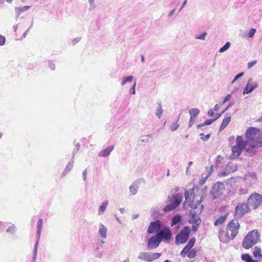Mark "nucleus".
<instances>
[{
    "label": "nucleus",
    "instance_id": "f3484780",
    "mask_svg": "<svg viewBox=\"0 0 262 262\" xmlns=\"http://www.w3.org/2000/svg\"><path fill=\"white\" fill-rule=\"evenodd\" d=\"M252 78H250L249 79L248 83H247L246 86L244 88V90L243 91L244 95L251 93L256 88L258 87V83L257 82H254L252 85H251L250 86V82L252 81Z\"/></svg>",
    "mask_w": 262,
    "mask_h": 262
},
{
    "label": "nucleus",
    "instance_id": "680f3d73",
    "mask_svg": "<svg viewBox=\"0 0 262 262\" xmlns=\"http://www.w3.org/2000/svg\"><path fill=\"white\" fill-rule=\"evenodd\" d=\"M81 40V37H77L76 38H74L73 40H72V44L73 45H76L77 43H78L79 41H80Z\"/></svg>",
    "mask_w": 262,
    "mask_h": 262
},
{
    "label": "nucleus",
    "instance_id": "20e7f679",
    "mask_svg": "<svg viewBox=\"0 0 262 262\" xmlns=\"http://www.w3.org/2000/svg\"><path fill=\"white\" fill-rule=\"evenodd\" d=\"M239 228V224L237 221L232 220L227 226V236L231 239H233L238 233Z\"/></svg>",
    "mask_w": 262,
    "mask_h": 262
},
{
    "label": "nucleus",
    "instance_id": "cd10ccee",
    "mask_svg": "<svg viewBox=\"0 0 262 262\" xmlns=\"http://www.w3.org/2000/svg\"><path fill=\"white\" fill-rule=\"evenodd\" d=\"M236 145L241 146L243 148H245L246 146V143L243 140V137L241 136H238L236 139Z\"/></svg>",
    "mask_w": 262,
    "mask_h": 262
},
{
    "label": "nucleus",
    "instance_id": "58836bf2",
    "mask_svg": "<svg viewBox=\"0 0 262 262\" xmlns=\"http://www.w3.org/2000/svg\"><path fill=\"white\" fill-rule=\"evenodd\" d=\"M180 125L177 122L172 123L170 126V129L172 132L176 131L179 127Z\"/></svg>",
    "mask_w": 262,
    "mask_h": 262
},
{
    "label": "nucleus",
    "instance_id": "dca6fc26",
    "mask_svg": "<svg viewBox=\"0 0 262 262\" xmlns=\"http://www.w3.org/2000/svg\"><path fill=\"white\" fill-rule=\"evenodd\" d=\"M244 149V148L236 145L233 146L232 147V154L230 156V159H234L238 157Z\"/></svg>",
    "mask_w": 262,
    "mask_h": 262
},
{
    "label": "nucleus",
    "instance_id": "bf43d9fd",
    "mask_svg": "<svg viewBox=\"0 0 262 262\" xmlns=\"http://www.w3.org/2000/svg\"><path fill=\"white\" fill-rule=\"evenodd\" d=\"M33 25V20L32 19L30 27H29V28L28 29H27V30H26V31L24 33V34H23V37H24V38H25V37H26V36L27 35V34L28 32H29V30H30V29L31 28H32V27Z\"/></svg>",
    "mask_w": 262,
    "mask_h": 262
},
{
    "label": "nucleus",
    "instance_id": "4468645a",
    "mask_svg": "<svg viewBox=\"0 0 262 262\" xmlns=\"http://www.w3.org/2000/svg\"><path fill=\"white\" fill-rule=\"evenodd\" d=\"M142 183H144V180L142 178L135 181L129 187L130 192L133 195H135L137 193L140 185Z\"/></svg>",
    "mask_w": 262,
    "mask_h": 262
},
{
    "label": "nucleus",
    "instance_id": "6ab92c4d",
    "mask_svg": "<svg viewBox=\"0 0 262 262\" xmlns=\"http://www.w3.org/2000/svg\"><path fill=\"white\" fill-rule=\"evenodd\" d=\"M190 195H193L194 197V190L193 189H190V190H186L185 191V201L183 203V205L184 206H186V204L192 202V201L191 200V197Z\"/></svg>",
    "mask_w": 262,
    "mask_h": 262
},
{
    "label": "nucleus",
    "instance_id": "9b49d317",
    "mask_svg": "<svg viewBox=\"0 0 262 262\" xmlns=\"http://www.w3.org/2000/svg\"><path fill=\"white\" fill-rule=\"evenodd\" d=\"M161 242V239L156 234V235L151 236L148 240L147 245V250H149L157 248Z\"/></svg>",
    "mask_w": 262,
    "mask_h": 262
},
{
    "label": "nucleus",
    "instance_id": "ddd939ff",
    "mask_svg": "<svg viewBox=\"0 0 262 262\" xmlns=\"http://www.w3.org/2000/svg\"><path fill=\"white\" fill-rule=\"evenodd\" d=\"M250 145L252 148H259L262 146V134H258L250 142Z\"/></svg>",
    "mask_w": 262,
    "mask_h": 262
},
{
    "label": "nucleus",
    "instance_id": "6e6552de",
    "mask_svg": "<svg viewBox=\"0 0 262 262\" xmlns=\"http://www.w3.org/2000/svg\"><path fill=\"white\" fill-rule=\"evenodd\" d=\"M250 207L247 203L238 204L235 208V217L237 219L241 218L245 213L250 211Z\"/></svg>",
    "mask_w": 262,
    "mask_h": 262
},
{
    "label": "nucleus",
    "instance_id": "a878e982",
    "mask_svg": "<svg viewBox=\"0 0 262 262\" xmlns=\"http://www.w3.org/2000/svg\"><path fill=\"white\" fill-rule=\"evenodd\" d=\"M158 106L156 108V116L159 118L161 119L163 114V109L161 102H158Z\"/></svg>",
    "mask_w": 262,
    "mask_h": 262
},
{
    "label": "nucleus",
    "instance_id": "603ef678",
    "mask_svg": "<svg viewBox=\"0 0 262 262\" xmlns=\"http://www.w3.org/2000/svg\"><path fill=\"white\" fill-rule=\"evenodd\" d=\"M200 225H201V224H198V223L193 225L192 226V230L194 232H196L198 230V228Z\"/></svg>",
    "mask_w": 262,
    "mask_h": 262
},
{
    "label": "nucleus",
    "instance_id": "2eb2a0df",
    "mask_svg": "<svg viewBox=\"0 0 262 262\" xmlns=\"http://www.w3.org/2000/svg\"><path fill=\"white\" fill-rule=\"evenodd\" d=\"M259 129L255 127H250L246 132V137L249 140V142L255 138L259 133Z\"/></svg>",
    "mask_w": 262,
    "mask_h": 262
},
{
    "label": "nucleus",
    "instance_id": "338daca9",
    "mask_svg": "<svg viewBox=\"0 0 262 262\" xmlns=\"http://www.w3.org/2000/svg\"><path fill=\"white\" fill-rule=\"evenodd\" d=\"M87 171L86 169H85L82 172V178L83 180H85L86 179Z\"/></svg>",
    "mask_w": 262,
    "mask_h": 262
},
{
    "label": "nucleus",
    "instance_id": "412c9836",
    "mask_svg": "<svg viewBox=\"0 0 262 262\" xmlns=\"http://www.w3.org/2000/svg\"><path fill=\"white\" fill-rule=\"evenodd\" d=\"M42 223V220L41 219H39L37 223L36 241H38V242H39V239L41 234Z\"/></svg>",
    "mask_w": 262,
    "mask_h": 262
},
{
    "label": "nucleus",
    "instance_id": "5701e85b",
    "mask_svg": "<svg viewBox=\"0 0 262 262\" xmlns=\"http://www.w3.org/2000/svg\"><path fill=\"white\" fill-rule=\"evenodd\" d=\"M182 221V217L181 215L178 214L176 215H174L171 219V226L173 227L177 224L181 223Z\"/></svg>",
    "mask_w": 262,
    "mask_h": 262
},
{
    "label": "nucleus",
    "instance_id": "72a5a7b5",
    "mask_svg": "<svg viewBox=\"0 0 262 262\" xmlns=\"http://www.w3.org/2000/svg\"><path fill=\"white\" fill-rule=\"evenodd\" d=\"M234 103L233 102H230L229 104L225 107L224 110L222 112H221L220 113H217L215 115V116L217 117V118H220L222 115L225 113L231 106L233 105Z\"/></svg>",
    "mask_w": 262,
    "mask_h": 262
},
{
    "label": "nucleus",
    "instance_id": "2f4dec72",
    "mask_svg": "<svg viewBox=\"0 0 262 262\" xmlns=\"http://www.w3.org/2000/svg\"><path fill=\"white\" fill-rule=\"evenodd\" d=\"M255 148H247L246 149V156L249 157H253L256 155V150L255 149Z\"/></svg>",
    "mask_w": 262,
    "mask_h": 262
},
{
    "label": "nucleus",
    "instance_id": "b1692460",
    "mask_svg": "<svg viewBox=\"0 0 262 262\" xmlns=\"http://www.w3.org/2000/svg\"><path fill=\"white\" fill-rule=\"evenodd\" d=\"M107 228L102 223L99 224V233L102 237L105 238L107 235Z\"/></svg>",
    "mask_w": 262,
    "mask_h": 262
},
{
    "label": "nucleus",
    "instance_id": "f03ea898",
    "mask_svg": "<svg viewBox=\"0 0 262 262\" xmlns=\"http://www.w3.org/2000/svg\"><path fill=\"white\" fill-rule=\"evenodd\" d=\"M182 201V195L181 193H177L172 194L171 199L168 196L165 202L168 204L164 208L163 211L165 212H170L177 207H178Z\"/></svg>",
    "mask_w": 262,
    "mask_h": 262
},
{
    "label": "nucleus",
    "instance_id": "0eeeda50",
    "mask_svg": "<svg viewBox=\"0 0 262 262\" xmlns=\"http://www.w3.org/2000/svg\"><path fill=\"white\" fill-rule=\"evenodd\" d=\"M159 237L161 239V241L167 242L169 241L172 237V232L169 227L166 226H163L160 231L157 233Z\"/></svg>",
    "mask_w": 262,
    "mask_h": 262
},
{
    "label": "nucleus",
    "instance_id": "49530a36",
    "mask_svg": "<svg viewBox=\"0 0 262 262\" xmlns=\"http://www.w3.org/2000/svg\"><path fill=\"white\" fill-rule=\"evenodd\" d=\"M189 252V251L187 249H186V247H184L181 252L180 255L182 257H184L186 256V254H188Z\"/></svg>",
    "mask_w": 262,
    "mask_h": 262
},
{
    "label": "nucleus",
    "instance_id": "8fccbe9b",
    "mask_svg": "<svg viewBox=\"0 0 262 262\" xmlns=\"http://www.w3.org/2000/svg\"><path fill=\"white\" fill-rule=\"evenodd\" d=\"M136 82H135L133 85L129 89V93L132 94H135L136 93V91H135V88H136Z\"/></svg>",
    "mask_w": 262,
    "mask_h": 262
},
{
    "label": "nucleus",
    "instance_id": "a18cd8bd",
    "mask_svg": "<svg viewBox=\"0 0 262 262\" xmlns=\"http://www.w3.org/2000/svg\"><path fill=\"white\" fill-rule=\"evenodd\" d=\"M149 138H150V136L149 135L142 136L140 138V141L143 142H145V143L148 142L149 141Z\"/></svg>",
    "mask_w": 262,
    "mask_h": 262
},
{
    "label": "nucleus",
    "instance_id": "e433bc0d",
    "mask_svg": "<svg viewBox=\"0 0 262 262\" xmlns=\"http://www.w3.org/2000/svg\"><path fill=\"white\" fill-rule=\"evenodd\" d=\"M196 253V250L195 249H193L191 251H189L187 254V256L189 258H194L197 255Z\"/></svg>",
    "mask_w": 262,
    "mask_h": 262
},
{
    "label": "nucleus",
    "instance_id": "c85d7f7f",
    "mask_svg": "<svg viewBox=\"0 0 262 262\" xmlns=\"http://www.w3.org/2000/svg\"><path fill=\"white\" fill-rule=\"evenodd\" d=\"M200 111L198 108H191L189 111V113L190 117L193 118H196L200 114Z\"/></svg>",
    "mask_w": 262,
    "mask_h": 262
},
{
    "label": "nucleus",
    "instance_id": "37998d69",
    "mask_svg": "<svg viewBox=\"0 0 262 262\" xmlns=\"http://www.w3.org/2000/svg\"><path fill=\"white\" fill-rule=\"evenodd\" d=\"M256 31V30L254 28L250 29V30H249L248 33V35H247L248 37L249 38H252V37H253V36L254 35Z\"/></svg>",
    "mask_w": 262,
    "mask_h": 262
},
{
    "label": "nucleus",
    "instance_id": "4be33fe9",
    "mask_svg": "<svg viewBox=\"0 0 262 262\" xmlns=\"http://www.w3.org/2000/svg\"><path fill=\"white\" fill-rule=\"evenodd\" d=\"M230 121L231 117L226 116L224 118L222 123L219 128V131L222 132V130H223L229 124Z\"/></svg>",
    "mask_w": 262,
    "mask_h": 262
},
{
    "label": "nucleus",
    "instance_id": "6e6d98bb",
    "mask_svg": "<svg viewBox=\"0 0 262 262\" xmlns=\"http://www.w3.org/2000/svg\"><path fill=\"white\" fill-rule=\"evenodd\" d=\"M125 78V80L126 81V83L127 82H132L134 79V76H129L127 77H124Z\"/></svg>",
    "mask_w": 262,
    "mask_h": 262
},
{
    "label": "nucleus",
    "instance_id": "5fc2aeb1",
    "mask_svg": "<svg viewBox=\"0 0 262 262\" xmlns=\"http://www.w3.org/2000/svg\"><path fill=\"white\" fill-rule=\"evenodd\" d=\"M208 176H207L205 178H202L200 180L199 182V184L200 186H202L203 185V184H205V183L206 182V180L207 179Z\"/></svg>",
    "mask_w": 262,
    "mask_h": 262
},
{
    "label": "nucleus",
    "instance_id": "f704fd0d",
    "mask_svg": "<svg viewBox=\"0 0 262 262\" xmlns=\"http://www.w3.org/2000/svg\"><path fill=\"white\" fill-rule=\"evenodd\" d=\"M38 241H36L35 244L34 246V249H33V255L32 257V262H35L36 259V256H37V247L38 245Z\"/></svg>",
    "mask_w": 262,
    "mask_h": 262
},
{
    "label": "nucleus",
    "instance_id": "c03bdc74",
    "mask_svg": "<svg viewBox=\"0 0 262 262\" xmlns=\"http://www.w3.org/2000/svg\"><path fill=\"white\" fill-rule=\"evenodd\" d=\"M80 144L77 143L75 145V148L73 149V159H74L75 155L77 153L79 149Z\"/></svg>",
    "mask_w": 262,
    "mask_h": 262
},
{
    "label": "nucleus",
    "instance_id": "c756f323",
    "mask_svg": "<svg viewBox=\"0 0 262 262\" xmlns=\"http://www.w3.org/2000/svg\"><path fill=\"white\" fill-rule=\"evenodd\" d=\"M227 217V214L224 215H221L218 219H217L214 222L215 226H218L222 224L226 220Z\"/></svg>",
    "mask_w": 262,
    "mask_h": 262
},
{
    "label": "nucleus",
    "instance_id": "bb28decb",
    "mask_svg": "<svg viewBox=\"0 0 262 262\" xmlns=\"http://www.w3.org/2000/svg\"><path fill=\"white\" fill-rule=\"evenodd\" d=\"M261 249L260 248L255 246L254 248V251L253 252V255L255 258H258L262 259V253H261Z\"/></svg>",
    "mask_w": 262,
    "mask_h": 262
},
{
    "label": "nucleus",
    "instance_id": "3c124183",
    "mask_svg": "<svg viewBox=\"0 0 262 262\" xmlns=\"http://www.w3.org/2000/svg\"><path fill=\"white\" fill-rule=\"evenodd\" d=\"M195 241H196L195 238V237H192V238H191L189 240V241L188 242L187 244L189 245L190 246L193 247L194 245V244H195Z\"/></svg>",
    "mask_w": 262,
    "mask_h": 262
},
{
    "label": "nucleus",
    "instance_id": "a211bd4d",
    "mask_svg": "<svg viewBox=\"0 0 262 262\" xmlns=\"http://www.w3.org/2000/svg\"><path fill=\"white\" fill-rule=\"evenodd\" d=\"M237 169V167L236 166L234 165L228 164L225 168L224 171L221 172L220 174V177H225L227 176L228 174L231 172H233L236 171Z\"/></svg>",
    "mask_w": 262,
    "mask_h": 262
},
{
    "label": "nucleus",
    "instance_id": "39448f33",
    "mask_svg": "<svg viewBox=\"0 0 262 262\" xmlns=\"http://www.w3.org/2000/svg\"><path fill=\"white\" fill-rule=\"evenodd\" d=\"M262 203V195L258 193H252L248 198L247 203L253 209L257 208Z\"/></svg>",
    "mask_w": 262,
    "mask_h": 262
},
{
    "label": "nucleus",
    "instance_id": "7c9ffc66",
    "mask_svg": "<svg viewBox=\"0 0 262 262\" xmlns=\"http://www.w3.org/2000/svg\"><path fill=\"white\" fill-rule=\"evenodd\" d=\"M108 203V202L107 201H105L104 202H103L101 206H99L98 212V215H101L104 212L106 208Z\"/></svg>",
    "mask_w": 262,
    "mask_h": 262
},
{
    "label": "nucleus",
    "instance_id": "13d9d810",
    "mask_svg": "<svg viewBox=\"0 0 262 262\" xmlns=\"http://www.w3.org/2000/svg\"><path fill=\"white\" fill-rule=\"evenodd\" d=\"M256 63V61H253L248 63V69H251Z\"/></svg>",
    "mask_w": 262,
    "mask_h": 262
},
{
    "label": "nucleus",
    "instance_id": "473e14b6",
    "mask_svg": "<svg viewBox=\"0 0 262 262\" xmlns=\"http://www.w3.org/2000/svg\"><path fill=\"white\" fill-rule=\"evenodd\" d=\"M31 7L30 6H25L22 7H18L16 8V12L17 13V16L16 17L17 18L18 15L20 14V13L27 11Z\"/></svg>",
    "mask_w": 262,
    "mask_h": 262
},
{
    "label": "nucleus",
    "instance_id": "052dcab7",
    "mask_svg": "<svg viewBox=\"0 0 262 262\" xmlns=\"http://www.w3.org/2000/svg\"><path fill=\"white\" fill-rule=\"evenodd\" d=\"M188 205L189 206H190V207L193 208L194 209H196L198 208V205L196 203L194 204L193 203V201H192L191 203H190L189 204H188Z\"/></svg>",
    "mask_w": 262,
    "mask_h": 262
},
{
    "label": "nucleus",
    "instance_id": "69168bd1",
    "mask_svg": "<svg viewBox=\"0 0 262 262\" xmlns=\"http://www.w3.org/2000/svg\"><path fill=\"white\" fill-rule=\"evenodd\" d=\"M207 115L209 117H213L214 115V112L211 110H209L207 113Z\"/></svg>",
    "mask_w": 262,
    "mask_h": 262
},
{
    "label": "nucleus",
    "instance_id": "423d86ee",
    "mask_svg": "<svg viewBox=\"0 0 262 262\" xmlns=\"http://www.w3.org/2000/svg\"><path fill=\"white\" fill-rule=\"evenodd\" d=\"M225 188L224 184L223 182H217L212 187L210 194L212 196V199L215 200L222 194V190Z\"/></svg>",
    "mask_w": 262,
    "mask_h": 262
},
{
    "label": "nucleus",
    "instance_id": "7ed1b4c3",
    "mask_svg": "<svg viewBox=\"0 0 262 262\" xmlns=\"http://www.w3.org/2000/svg\"><path fill=\"white\" fill-rule=\"evenodd\" d=\"M191 232L189 226H185L176 236V244L180 245L186 243L188 239Z\"/></svg>",
    "mask_w": 262,
    "mask_h": 262
},
{
    "label": "nucleus",
    "instance_id": "864d4df0",
    "mask_svg": "<svg viewBox=\"0 0 262 262\" xmlns=\"http://www.w3.org/2000/svg\"><path fill=\"white\" fill-rule=\"evenodd\" d=\"M195 120V118L190 117V120H189V121L188 123V127H191L193 125Z\"/></svg>",
    "mask_w": 262,
    "mask_h": 262
},
{
    "label": "nucleus",
    "instance_id": "ea45409f",
    "mask_svg": "<svg viewBox=\"0 0 262 262\" xmlns=\"http://www.w3.org/2000/svg\"><path fill=\"white\" fill-rule=\"evenodd\" d=\"M218 119L219 118H217V117L216 116V117L214 119H207L204 122V124H205L206 125H211Z\"/></svg>",
    "mask_w": 262,
    "mask_h": 262
},
{
    "label": "nucleus",
    "instance_id": "f8f14e48",
    "mask_svg": "<svg viewBox=\"0 0 262 262\" xmlns=\"http://www.w3.org/2000/svg\"><path fill=\"white\" fill-rule=\"evenodd\" d=\"M163 226L161 221L157 220L155 221L150 222L147 229V232L149 234H153L155 232H159Z\"/></svg>",
    "mask_w": 262,
    "mask_h": 262
},
{
    "label": "nucleus",
    "instance_id": "79ce46f5",
    "mask_svg": "<svg viewBox=\"0 0 262 262\" xmlns=\"http://www.w3.org/2000/svg\"><path fill=\"white\" fill-rule=\"evenodd\" d=\"M199 135L201 137V139H202L204 141H207L211 136L210 134H208L206 135L205 136H204V134L203 133L200 134Z\"/></svg>",
    "mask_w": 262,
    "mask_h": 262
},
{
    "label": "nucleus",
    "instance_id": "a19ab883",
    "mask_svg": "<svg viewBox=\"0 0 262 262\" xmlns=\"http://www.w3.org/2000/svg\"><path fill=\"white\" fill-rule=\"evenodd\" d=\"M207 33L206 32H204L202 33L201 34L197 35L195 36L196 39H201V40H205V37L206 36Z\"/></svg>",
    "mask_w": 262,
    "mask_h": 262
},
{
    "label": "nucleus",
    "instance_id": "4d7b16f0",
    "mask_svg": "<svg viewBox=\"0 0 262 262\" xmlns=\"http://www.w3.org/2000/svg\"><path fill=\"white\" fill-rule=\"evenodd\" d=\"M6 42V38L4 36L0 34V46H2L5 44Z\"/></svg>",
    "mask_w": 262,
    "mask_h": 262
},
{
    "label": "nucleus",
    "instance_id": "f257e3e1",
    "mask_svg": "<svg viewBox=\"0 0 262 262\" xmlns=\"http://www.w3.org/2000/svg\"><path fill=\"white\" fill-rule=\"evenodd\" d=\"M260 241V235L258 231L253 230L248 232L245 236L242 245L245 249H249Z\"/></svg>",
    "mask_w": 262,
    "mask_h": 262
},
{
    "label": "nucleus",
    "instance_id": "de8ad7c7",
    "mask_svg": "<svg viewBox=\"0 0 262 262\" xmlns=\"http://www.w3.org/2000/svg\"><path fill=\"white\" fill-rule=\"evenodd\" d=\"M244 73L243 72H241L235 75L231 83H233L235 81L241 78L244 75Z\"/></svg>",
    "mask_w": 262,
    "mask_h": 262
},
{
    "label": "nucleus",
    "instance_id": "09e8293b",
    "mask_svg": "<svg viewBox=\"0 0 262 262\" xmlns=\"http://www.w3.org/2000/svg\"><path fill=\"white\" fill-rule=\"evenodd\" d=\"M7 232H10L14 234L15 232V227L14 225L10 226L6 231Z\"/></svg>",
    "mask_w": 262,
    "mask_h": 262
},
{
    "label": "nucleus",
    "instance_id": "4c0bfd02",
    "mask_svg": "<svg viewBox=\"0 0 262 262\" xmlns=\"http://www.w3.org/2000/svg\"><path fill=\"white\" fill-rule=\"evenodd\" d=\"M73 165H71V164H68V165H67L65 169L64 170V171H63L62 172V175L63 176H64L66 174V173L67 172H68L69 171H70L73 168Z\"/></svg>",
    "mask_w": 262,
    "mask_h": 262
},
{
    "label": "nucleus",
    "instance_id": "774afa93",
    "mask_svg": "<svg viewBox=\"0 0 262 262\" xmlns=\"http://www.w3.org/2000/svg\"><path fill=\"white\" fill-rule=\"evenodd\" d=\"M223 159L221 156H219L216 159V163L219 164L221 160Z\"/></svg>",
    "mask_w": 262,
    "mask_h": 262
},
{
    "label": "nucleus",
    "instance_id": "0e129e2a",
    "mask_svg": "<svg viewBox=\"0 0 262 262\" xmlns=\"http://www.w3.org/2000/svg\"><path fill=\"white\" fill-rule=\"evenodd\" d=\"M231 98V95L230 94H227L224 98V102H226L229 101Z\"/></svg>",
    "mask_w": 262,
    "mask_h": 262
},
{
    "label": "nucleus",
    "instance_id": "393cba45",
    "mask_svg": "<svg viewBox=\"0 0 262 262\" xmlns=\"http://www.w3.org/2000/svg\"><path fill=\"white\" fill-rule=\"evenodd\" d=\"M242 260L245 262H257V260L253 259L252 257L248 253L243 254L241 256Z\"/></svg>",
    "mask_w": 262,
    "mask_h": 262
},
{
    "label": "nucleus",
    "instance_id": "1a4fd4ad",
    "mask_svg": "<svg viewBox=\"0 0 262 262\" xmlns=\"http://www.w3.org/2000/svg\"><path fill=\"white\" fill-rule=\"evenodd\" d=\"M161 253H149L141 252L139 253L138 258L139 259L147 261H152L160 257Z\"/></svg>",
    "mask_w": 262,
    "mask_h": 262
},
{
    "label": "nucleus",
    "instance_id": "c9c22d12",
    "mask_svg": "<svg viewBox=\"0 0 262 262\" xmlns=\"http://www.w3.org/2000/svg\"><path fill=\"white\" fill-rule=\"evenodd\" d=\"M231 43L230 42H226V43L219 49L220 53H223L226 51L230 47Z\"/></svg>",
    "mask_w": 262,
    "mask_h": 262
},
{
    "label": "nucleus",
    "instance_id": "e2e57ef3",
    "mask_svg": "<svg viewBox=\"0 0 262 262\" xmlns=\"http://www.w3.org/2000/svg\"><path fill=\"white\" fill-rule=\"evenodd\" d=\"M49 68L52 70H54L55 69V64L53 63V62L52 61H50L49 62Z\"/></svg>",
    "mask_w": 262,
    "mask_h": 262
},
{
    "label": "nucleus",
    "instance_id": "9d476101",
    "mask_svg": "<svg viewBox=\"0 0 262 262\" xmlns=\"http://www.w3.org/2000/svg\"><path fill=\"white\" fill-rule=\"evenodd\" d=\"M201 209H202L204 208V206L203 205H201ZM202 210H201L200 212L198 213V214H197V212L194 210L191 209L189 210L188 214V223L189 224H201L202 220L199 216V214H200Z\"/></svg>",
    "mask_w": 262,
    "mask_h": 262
},
{
    "label": "nucleus",
    "instance_id": "aec40b11",
    "mask_svg": "<svg viewBox=\"0 0 262 262\" xmlns=\"http://www.w3.org/2000/svg\"><path fill=\"white\" fill-rule=\"evenodd\" d=\"M114 145L107 146L105 149L101 150L99 152L98 156L99 157H106L110 155L111 152L114 149Z\"/></svg>",
    "mask_w": 262,
    "mask_h": 262
}]
</instances>
